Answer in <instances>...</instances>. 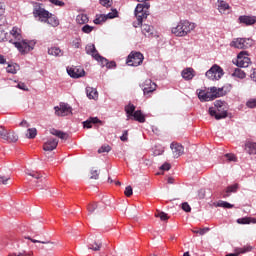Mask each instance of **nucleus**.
Wrapping results in <instances>:
<instances>
[{
  "instance_id": "37",
  "label": "nucleus",
  "mask_w": 256,
  "mask_h": 256,
  "mask_svg": "<svg viewBox=\"0 0 256 256\" xmlns=\"http://www.w3.org/2000/svg\"><path fill=\"white\" fill-rule=\"evenodd\" d=\"M135 109H136V107L134 104H128V105H126V107H124V111L128 115L135 113L136 112Z\"/></svg>"
},
{
  "instance_id": "33",
  "label": "nucleus",
  "mask_w": 256,
  "mask_h": 256,
  "mask_svg": "<svg viewBox=\"0 0 256 256\" xmlns=\"http://www.w3.org/2000/svg\"><path fill=\"white\" fill-rule=\"evenodd\" d=\"M19 69L20 66H18V64H9L8 67H6V72L15 75Z\"/></svg>"
},
{
  "instance_id": "57",
  "label": "nucleus",
  "mask_w": 256,
  "mask_h": 256,
  "mask_svg": "<svg viewBox=\"0 0 256 256\" xmlns=\"http://www.w3.org/2000/svg\"><path fill=\"white\" fill-rule=\"evenodd\" d=\"M10 180V177L0 176V185H7V182Z\"/></svg>"
},
{
  "instance_id": "34",
  "label": "nucleus",
  "mask_w": 256,
  "mask_h": 256,
  "mask_svg": "<svg viewBox=\"0 0 256 256\" xmlns=\"http://www.w3.org/2000/svg\"><path fill=\"white\" fill-rule=\"evenodd\" d=\"M232 77L244 79V78H246V72H244L243 70H241L239 68H236V70H234V72L232 73Z\"/></svg>"
},
{
  "instance_id": "49",
  "label": "nucleus",
  "mask_w": 256,
  "mask_h": 256,
  "mask_svg": "<svg viewBox=\"0 0 256 256\" xmlns=\"http://www.w3.org/2000/svg\"><path fill=\"white\" fill-rule=\"evenodd\" d=\"M99 4L106 8H109L111 7V5H113V0H99Z\"/></svg>"
},
{
  "instance_id": "45",
  "label": "nucleus",
  "mask_w": 256,
  "mask_h": 256,
  "mask_svg": "<svg viewBox=\"0 0 256 256\" xmlns=\"http://www.w3.org/2000/svg\"><path fill=\"white\" fill-rule=\"evenodd\" d=\"M93 30H94L93 26H90V25L82 26V33L84 34H91Z\"/></svg>"
},
{
  "instance_id": "18",
  "label": "nucleus",
  "mask_w": 256,
  "mask_h": 256,
  "mask_svg": "<svg viewBox=\"0 0 256 256\" xmlns=\"http://www.w3.org/2000/svg\"><path fill=\"white\" fill-rule=\"evenodd\" d=\"M251 251H253V247H251L250 245H246L242 248H235L234 253H230V254H227L225 256H239L241 254H246V253H249Z\"/></svg>"
},
{
  "instance_id": "31",
  "label": "nucleus",
  "mask_w": 256,
  "mask_h": 256,
  "mask_svg": "<svg viewBox=\"0 0 256 256\" xmlns=\"http://www.w3.org/2000/svg\"><path fill=\"white\" fill-rule=\"evenodd\" d=\"M75 21L79 25H84L89 22V18L87 17L86 14H79V15H77V18L75 19Z\"/></svg>"
},
{
  "instance_id": "56",
  "label": "nucleus",
  "mask_w": 256,
  "mask_h": 256,
  "mask_svg": "<svg viewBox=\"0 0 256 256\" xmlns=\"http://www.w3.org/2000/svg\"><path fill=\"white\" fill-rule=\"evenodd\" d=\"M48 1H50V3L54 4L55 6H60V7H62V6L65 5V3L62 2V1H60V0H48Z\"/></svg>"
},
{
  "instance_id": "59",
  "label": "nucleus",
  "mask_w": 256,
  "mask_h": 256,
  "mask_svg": "<svg viewBox=\"0 0 256 256\" xmlns=\"http://www.w3.org/2000/svg\"><path fill=\"white\" fill-rule=\"evenodd\" d=\"M120 139L123 142H127L128 141V130H124L123 136H121Z\"/></svg>"
},
{
  "instance_id": "14",
  "label": "nucleus",
  "mask_w": 256,
  "mask_h": 256,
  "mask_svg": "<svg viewBox=\"0 0 256 256\" xmlns=\"http://www.w3.org/2000/svg\"><path fill=\"white\" fill-rule=\"evenodd\" d=\"M35 15L42 19H50V18H56V16L49 13V11L45 10L44 8L40 7V5L35 6L34 10Z\"/></svg>"
},
{
  "instance_id": "27",
  "label": "nucleus",
  "mask_w": 256,
  "mask_h": 256,
  "mask_svg": "<svg viewBox=\"0 0 256 256\" xmlns=\"http://www.w3.org/2000/svg\"><path fill=\"white\" fill-rule=\"evenodd\" d=\"M50 134L54 135L55 137L62 139V140H67V138H68L67 133L57 130L55 128L50 129Z\"/></svg>"
},
{
  "instance_id": "52",
  "label": "nucleus",
  "mask_w": 256,
  "mask_h": 256,
  "mask_svg": "<svg viewBox=\"0 0 256 256\" xmlns=\"http://www.w3.org/2000/svg\"><path fill=\"white\" fill-rule=\"evenodd\" d=\"M7 33L3 30H0V43L1 42H5V41H8L9 42V39L7 38Z\"/></svg>"
},
{
  "instance_id": "3",
  "label": "nucleus",
  "mask_w": 256,
  "mask_h": 256,
  "mask_svg": "<svg viewBox=\"0 0 256 256\" xmlns=\"http://www.w3.org/2000/svg\"><path fill=\"white\" fill-rule=\"evenodd\" d=\"M195 24L189 21H180L176 24L175 27L172 28V34L176 37H185L190 32L194 31Z\"/></svg>"
},
{
  "instance_id": "47",
  "label": "nucleus",
  "mask_w": 256,
  "mask_h": 256,
  "mask_svg": "<svg viewBox=\"0 0 256 256\" xmlns=\"http://www.w3.org/2000/svg\"><path fill=\"white\" fill-rule=\"evenodd\" d=\"M96 209H97V203H91V204L87 205V212H89V215L94 213V211H96Z\"/></svg>"
},
{
  "instance_id": "51",
  "label": "nucleus",
  "mask_w": 256,
  "mask_h": 256,
  "mask_svg": "<svg viewBox=\"0 0 256 256\" xmlns=\"http://www.w3.org/2000/svg\"><path fill=\"white\" fill-rule=\"evenodd\" d=\"M133 195V188L128 186L124 189V196L131 197Z\"/></svg>"
},
{
  "instance_id": "58",
  "label": "nucleus",
  "mask_w": 256,
  "mask_h": 256,
  "mask_svg": "<svg viewBox=\"0 0 256 256\" xmlns=\"http://www.w3.org/2000/svg\"><path fill=\"white\" fill-rule=\"evenodd\" d=\"M171 167H172V166H171L170 164L165 163V164H163V165L160 166V170L169 171Z\"/></svg>"
},
{
  "instance_id": "39",
  "label": "nucleus",
  "mask_w": 256,
  "mask_h": 256,
  "mask_svg": "<svg viewBox=\"0 0 256 256\" xmlns=\"http://www.w3.org/2000/svg\"><path fill=\"white\" fill-rule=\"evenodd\" d=\"M155 217L160 218L161 221H167L169 219L167 213L160 211H156Z\"/></svg>"
},
{
  "instance_id": "55",
  "label": "nucleus",
  "mask_w": 256,
  "mask_h": 256,
  "mask_svg": "<svg viewBox=\"0 0 256 256\" xmlns=\"http://www.w3.org/2000/svg\"><path fill=\"white\" fill-rule=\"evenodd\" d=\"M182 210L189 213L192 211V208L190 207L188 202L182 203Z\"/></svg>"
},
{
  "instance_id": "38",
  "label": "nucleus",
  "mask_w": 256,
  "mask_h": 256,
  "mask_svg": "<svg viewBox=\"0 0 256 256\" xmlns=\"http://www.w3.org/2000/svg\"><path fill=\"white\" fill-rule=\"evenodd\" d=\"M27 132H28V134H27L26 138H28V139H34L37 136L36 128H28Z\"/></svg>"
},
{
  "instance_id": "19",
  "label": "nucleus",
  "mask_w": 256,
  "mask_h": 256,
  "mask_svg": "<svg viewBox=\"0 0 256 256\" xmlns=\"http://www.w3.org/2000/svg\"><path fill=\"white\" fill-rule=\"evenodd\" d=\"M239 23L251 26L256 24V16H239Z\"/></svg>"
},
{
  "instance_id": "50",
  "label": "nucleus",
  "mask_w": 256,
  "mask_h": 256,
  "mask_svg": "<svg viewBox=\"0 0 256 256\" xmlns=\"http://www.w3.org/2000/svg\"><path fill=\"white\" fill-rule=\"evenodd\" d=\"M72 47H74V49L81 48V39L80 38H75V40L72 41Z\"/></svg>"
},
{
  "instance_id": "32",
  "label": "nucleus",
  "mask_w": 256,
  "mask_h": 256,
  "mask_svg": "<svg viewBox=\"0 0 256 256\" xmlns=\"http://www.w3.org/2000/svg\"><path fill=\"white\" fill-rule=\"evenodd\" d=\"M101 247H103V243L101 241H94L89 244V250L92 251H100Z\"/></svg>"
},
{
  "instance_id": "62",
  "label": "nucleus",
  "mask_w": 256,
  "mask_h": 256,
  "mask_svg": "<svg viewBox=\"0 0 256 256\" xmlns=\"http://www.w3.org/2000/svg\"><path fill=\"white\" fill-rule=\"evenodd\" d=\"M205 198V190H198V199Z\"/></svg>"
},
{
  "instance_id": "26",
  "label": "nucleus",
  "mask_w": 256,
  "mask_h": 256,
  "mask_svg": "<svg viewBox=\"0 0 256 256\" xmlns=\"http://www.w3.org/2000/svg\"><path fill=\"white\" fill-rule=\"evenodd\" d=\"M48 55L54 57H62L64 56V51L60 50L59 47H50L48 48Z\"/></svg>"
},
{
  "instance_id": "7",
  "label": "nucleus",
  "mask_w": 256,
  "mask_h": 256,
  "mask_svg": "<svg viewBox=\"0 0 256 256\" xmlns=\"http://www.w3.org/2000/svg\"><path fill=\"white\" fill-rule=\"evenodd\" d=\"M253 45V40L247 38H236L230 42V47H234L236 49H248Z\"/></svg>"
},
{
  "instance_id": "20",
  "label": "nucleus",
  "mask_w": 256,
  "mask_h": 256,
  "mask_svg": "<svg viewBox=\"0 0 256 256\" xmlns=\"http://www.w3.org/2000/svg\"><path fill=\"white\" fill-rule=\"evenodd\" d=\"M206 92L214 95L217 98L224 97L226 95V91L224 90V88L212 87L209 90H207Z\"/></svg>"
},
{
  "instance_id": "4",
  "label": "nucleus",
  "mask_w": 256,
  "mask_h": 256,
  "mask_svg": "<svg viewBox=\"0 0 256 256\" xmlns=\"http://www.w3.org/2000/svg\"><path fill=\"white\" fill-rule=\"evenodd\" d=\"M215 110L214 108H209V115L214 117L215 120H221V119H226L227 117V107H226V102L217 100L214 103Z\"/></svg>"
},
{
  "instance_id": "23",
  "label": "nucleus",
  "mask_w": 256,
  "mask_h": 256,
  "mask_svg": "<svg viewBox=\"0 0 256 256\" xmlns=\"http://www.w3.org/2000/svg\"><path fill=\"white\" fill-rule=\"evenodd\" d=\"M95 60L99 63H101L102 67H107V69H113L116 67V62H108V59L102 57V58H95Z\"/></svg>"
},
{
  "instance_id": "24",
  "label": "nucleus",
  "mask_w": 256,
  "mask_h": 256,
  "mask_svg": "<svg viewBox=\"0 0 256 256\" xmlns=\"http://www.w3.org/2000/svg\"><path fill=\"white\" fill-rule=\"evenodd\" d=\"M195 71L192 68H187L182 71V78L185 79V81H190L194 79Z\"/></svg>"
},
{
  "instance_id": "53",
  "label": "nucleus",
  "mask_w": 256,
  "mask_h": 256,
  "mask_svg": "<svg viewBox=\"0 0 256 256\" xmlns=\"http://www.w3.org/2000/svg\"><path fill=\"white\" fill-rule=\"evenodd\" d=\"M91 179L98 180L99 179V170L92 169L91 170Z\"/></svg>"
},
{
  "instance_id": "15",
  "label": "nucleus",
  "mask_w": 256,
  "mask_h": 256,
  "mask_svg": "<svg viewBox=\"0 0 256 256\" xmlns=\"http://www.w3.org/2000/svg\"><path fill=\"white\" fill-rule=\"evenodd\" d=\"M219 4L217 6V10L219 11L220 14L222 15H227L231 12V6L224 0H219L217 1Z\"/></svg>"
},
{
  "instance_id": "12",
  "label": "nucleus",
  "mask_w": 256,
  "mask_h": 256,
  "mask_svg": "<svg viewBox=\"0 0 256 256\" xmlns=\"http://www.w3.org/2000/svg\"><path fill=\"white\" fill-rule=\"evenodd\" d=\"M67 73L69 74L70 78L75 79H80L84 77V75L86 74L84 69H82V67L79 66L70 67L69 69H67Z\"/></svg>"
},
{
  "instance_id": "2",
  "label": "nucleus",
  "mask_w": 256,
  "mask_h": 256,
  "mask_svg": "<svg viewBox=\"0 0 256 256\" xmlns=\"http://www.w3.org/2000/svg\"><path fill=\"white\" fill-rule=\"evenodd\" d=\"M10 36L9 42L23 55L29 53L35 47V41L23 40L20 28L13 27L10 31Z\"/></svg>"
},
{
  "instance_id": "28",
  "label": "nucleus",
  "mask_w": 256,
  "mask_h": 256,
  "mask_svg": "<svg viewBox=\"0 0 256 256\" xmlns=\"http://www.w3.org/2000/svg\"><path fill=\"white\" fill-rule=\"evenodd\" d=\"M245 150L249 155L256 154V143L255 142H246Z\"/></svg>"
},
{
  "instance_id": "13",
  "label": "nucleus",
  "mask_w": 256,
  "mask_h": 256,
  "mask_svg": "<svg viewBox=\"0 0 256 256\" xmlns=\"http://www.w3.org/2000/svg\"><path fill=\"white\" fill-rule=\"evenodd\" d=\"M197 95H198V100H200V102L214 101L216 98H218L213 94L202 89L197 90Z\"/></svg>"
},
{
  "instance_id": "8",
  "label": "nucleus",
  "mask_w": 256,
  "mask_h": 256,
  "mask_svg": "<svg viewBox=\"0 0 256 256\" xmlns=\"http://www.w3.org/2000/svg\"><path fill=\"white\" fill-rule=\"evenodd\" d=\"M144 57L140 52H131L126 60L128 66L138 67L143 63Z\"/></svg>"
},
{
  "instance_id": "64",
  "label": "nucleus",
  "mask_w": 256,
  "mask_h": 256,
  "mask_svg": "<svg viewBox=\"0 0 256 256\" xmlns=\"http://www.w3.org/2000/svg\"><path fill=\"white\" fill-rule=\"evenodd\" d=\"M20 126L28 128L30 127V124H28L27 120H23L22 123H20Z\"/></svg>"
},
{
  "instance_id": "11",
  "label": "nucleus",
  "mask_w": 256,
  "mask_h": 256,
  "mask_svg": "<svg viewBox=\"0 0 256 256\" xmlns=\"http://www.w3.org/2000/svg\"><path fill=\"white\" fill-rule=\"evenodd\" d=\"M141 88H143L144 96H148L157 90V84L152 82L150 79H146L143 84H141Z\"/></svg>"
},
{
  "instance_id": "42",
  "label": "nucleus",
  "mask_w": 256,
  "mask_h": 256,
  "mask_svg": "<svg viewBox=\"0 0 256 256\" xmlns=\"http://www.w3.org/2000/svg\"><path fill=\"white\" fill-rule=\"evenodd\" d=\"M110 151H111V146H109V145H102L101 148H99V150H97V153L103 154V153H108Z\"/></svg>"
},
{
  "instance_id": "43",
  "label": "nucleus",
  "mask_w": 256,
  "mask_h": 256,
  "mask_svg": "<svg viewBox=\"0 0 256 256\" xmlns=\"http://www.w3.org/2000/svg\"><path fill=\"white\" fill-rule=\"evenodd\" d=\"M238 189V185L237 184H233L229 187L226 188L225 193L229 194V193H236Z\"/></svg>"
},
{
  "instance_id": "63",
  "label": "nucleus",
  "mask_w": 256,
  "mask_h": 256,
  "mask_svg": "<svg viewBox=\"0 0 256 256\" xmlns=\"http://www.w3.org/2000/svg\"><path fill=\"white\" fill-rule=\"evenodd\" d=\"M252 81L256 82V69L251 70V75H250Z\"/></svg>"
},
{
  "instance_id": "21",
  "label": "nucleus",
  "mask_w": 256,
  "mask_h": 256,
  "mask_svg": "<svg viewBox=\"0 0 256 256\" xmlns=\"http://www.w3.org/2000/svg\"><path fill=\"white\" fill-rule=\"evenodd\" d=\"M86 53L87 55H91L94 59H102L103 56L99 55V53L96 50V46L89 45L86 47Z\"/></svg>"
},
{
  "instance_id": "25",
  "label": "nucleus",
  "mask_w": 256,
  "mask_h": 256,
  "mask_svg": "<svg viewBox=\"0 0 256 256\" xmlns=\"http://www.w3.org/2000/svg\"><path fill=\"white\" fill-rule=\"evenodd\" d=\"M40 21H42V23H47L54 28L59 27L60 25L59 19L57 17L44 18L40 19Z\"/></svg>"
},
{
  "instance_id": "61",
  "label": "nucleus",
  "mask_w": 256,
  "mask_h": 256,
  "mask_svg": "<svg viewBox=\"0 0 256 256\" xmlns=\"http://www.w3.org/2000/svg\"><path fill=\"white\" fill-rule=\"evenodd\" d=\"M17 88L23 91H28L27 85H25L24 83H18Z\"/></svg>"
},
{
  "instance_id": "54",
  "label": "nucleus",
  "mask_w": 256,
  "mask_h": 256,
  "mask_svg": "<svg viewBox=\"0 0 256 256\" xmlns=\"http://www.w3.org/2000/svg\"><path fill=\"white\" fill-rule=\"evenodd\" d=\"M246 106H247L249 109H254V108H256V99H252V100L247 101Z\"/></svg>"
},
{
  "instance_id": "44",
  "label": "nucleus",
  "mask_w": 256,
  "mask_h": 256,
  "mask_svg": "<svg viewBox=\"0 0 256 256\" xmlns=\"http://www.w3.org/2000/svg\"><path fill=\"white\" fill-rule=\"evenodd\" d=\"M26 175L32 177L33 179H37V180L42 178V174H40L39 172H35V171L26 172Z\"/></svg>"
},
{
  "instance_id": "46",
  "label": "nucleus",
  "mask_w": 256,
  "mask_h": 256,
  "mask_svg": "<svg viewBox=\"0 0 256 256\" xmlns=\"http://www.w3.org/2000/svg\"><path fill=\"white\" fill-rule=\"evenodd\" d=\"M104 17H106L107 19L118 18V10L112 9V12L107 15H104Z\"/></svg>"
},
{
  "instance_id": "22",
  "label": "nucleus",
  "mask_w": 256,
  "mask_h": 256,
  "mask_svg": "<svg viewBox=\"0 0 256 256\" xmlns=\"http://www.w3.org/2000/svg\"><path fill=\"white\" fill-rule=\"evenodd\" d=\"M133 117L134 121H138L140 123H145V115L141 112V110H136L131 115L128 114V119Z\"/></svg>"
},
{
  "instance_id": "1",
  "label": "nucleus",
  "mask_w": 256,
  "mask_h": 256,
  "mask_svg": "<svg viewBox=\"0 0 256 256\" xmlns=\"http://www.w3.org/2000/svg\"><path fill=\"white\" fill-rule=\"evenodd\" d=\"M149 9L150 3L144 2L143 4L136 5V8L134 9V16L138 22L133 23L134 28L141 26V33H143L144 37L148 38L153 37V34L155 33L153 26L142 24L143 21L150 15V12L148 11Z\"/></svg>"
},
{
  "instance_id": "40",
  "label": "nucleus",
  "mask_w": 256,
  "mask_h": 256,
  "mask_svg": "<svg viewBox=\"0 0 256 256\" xmlns=\"http://www.w3.org/2000/svg\"><path fill=\"white\" fill-rule=\"evenodd\" d=\"M210 228H200V229H195L192 231L193 234H198L200 236H204L206 233H208Z\"/></svg>"
},
{
  "instance_id": "17",
  "label": "nucleus",
  "mask_w": 256,
  "mask_h": 256,
  "mask_svg": "<svg viewBox=\"0 0 256 256\" xmlns=\"http://www.w3.org/2000/svg\"><path fill=\"white\" fill-rule=\"evenodd\" d=\"M170 149H172L173 158H179L183 155V146L177 142H172Z\"/></svg>"
},
{
  "instance_id": "10",
  "label": "nucleus",
  "mask_w": 256,
  "mask_h": 256,
  "mask_svg": "<svg viewBox=\"0 0 256 256\" xmlns=\"http://www.w3.org/2000/svg\"><path fill=\"white\" fill-rule=\"evenodd\" d=\"M251 64V59L247 57V51H241L239 55H237L236 65L237 67L246 68Z\"/></svg>"
},
{
  "instance_id": "60",
  "label": "nucleus",
  "mask_w": 256,
  "mask_h": 256,
  "mask_svg": "<svg viewBox=\"0 0 256 256\" xmlns=\"http://www.w3.org/2000/svg\"><path fill=\"white\" fill-rule=\"evenodd\" d=\"M225 158H227L228 161H236V156L233 154H225Z\"/></svg>"
},
{
  "instance_id": "30",
  "label": "nucleus",
  "mask_w": 256,
  "mask_h": 256,
  "mask_svg": "<svg viewBox=\"0 0 256 256\" xmlns=\"http://www.w3.org/2000/svg\"><path fill=\"white\" fill-rule=\"evenodd\" d=\"M101 123V120H99L97 117H91L89 120L84 121V128L91 129L92 124Z\"/></svg>"
},
{
  "instance_id": "16",
  "label": "nucleus",
  "mask_w": 256,
  "mask_h": 256,
  "mask_svg": "<svg viewBox=\"0 0 256 256\" xmlns=\"http://www.w3.org/2000/svg\"><path fill=\"white\" fill-rule=\"evenodd\" d=\"M57 145H59V141L57 139L50 138L47 142L43 143V151H54V149L57 148Z\"/></svg>"
},
{
  "instance_id": "35",
  "label": "nucleus",
  "mask_w": 256,
  "mask_h": 256,
  "mask_svg": "<svg viewBox=\"0 0 256 256\" xmlns=\"http://www.w3.org/2000/svg\"><path fill=\"white\" fill-rule=\"evenodd\" d=\"M109 18H107L104 15H97L96 19H94V24L96 25H102L104 22H106Z\"/></svg>"
},
{
  "instance_id": "5",
  "label": "nucleus",
  "mask_w": 256,
  "mask_h": 256,
  "mask_svg": "<svg viewBox=\"0 0 256 256\" xmlns=\"http://www.w3.org/2000/svg\"><path fill=\"white\" fill-rule=\"evenodd\" d=\"M0 139L7 143H17L18 135L13 130H8L5 126H0Z\"/></svg>"
},
{
  "instance_id": "6",
  "label": "nucleus",
  "mask_w": 256,
  "mask_h": 256,
  "mask_svg": "<svg viewBox=\"0 0 256 256\" xmlns=\"http://www.w3.org/2000/svg\"><path fill=\"white\" fill-rule=\"evenodd\" d=\"M224 75V71L221 66L214 64V66L210 67L209 71L205 72V77L209 78L212 81H218Z\"/></svg>"
},
{
  "instance_id": "48",
  "label": "nucleus",
  "mask_w": 256,
  "mask_h": 256,
  "mask_svg": "<svg viewBox=\"0 0 256 256\" xmlns=\"http://www.w3.org/2000/svg\"><path fill=\"white\" fill-rule=\"evenodd\" d=\"M25 239L31 241L32 243L53 244L50 241H39V240L32 239L30 236H25Z\"/></svg>"
},
{
  "instance_id": "9",
  "label": "nucleus",
  "mask_w": 256,
  "mask_h": 256,
  "mask_svg": "<svg viewBox=\"0 0 256 256\" xmlns=\"http://www.w3.org/2000/svg\"><path fill=\"white\" fill-rule=\"evenodd\" d=\"M55 116L65 117L72 113V108L69 104L60 103L59 106L54 107Z\"/></svg>"
},
{
  "instance_id": "29",
  "label": "nucleus",
  "mask_w": 256,
  "mask_h": 256,
  "mask_svg": "<svg viewBox=\"0 0 256 256\" xmlns=\"http://www.w3.org/2000/svg\"><path fill=\"white\" fill-rule=\"evenodd\" d=\"M86 95L89 100H97L98 97L97 90L92 87L86 88Z\"/></svg>"
},
{
  "instance_id": "36",
  "label": "nucleus",
  "mask_w": 256,
  "mask_h": 256,
  "mask_svg": "<svg viewBox=\"0 0 256 256\" xmlns=\"http://www.w3.org/2000/svg\"><path fill=\"white\" fill-rule=\"evenodd\" d=\"M217 207L224 208V209H232V208H234V205H232L231 203H228V202L219 201L217 203Z\"/></svg>"
},
{
  "instance_id": "41",
  "label": "nucleus",
  "mask_w": 256,
  "mask_h": 256,
  "mask_svg": "<svg viewBox=\"0 0 256 256\" xmlns=\"http://www.w3.org/2000/svg\"><path fill=\"white\" fill-rule=\"evenodd\" d=\"M237 224H240V225H250L251 224V218H239L237 219Z\"/></svg>"
}]
</instances>
